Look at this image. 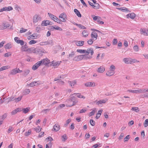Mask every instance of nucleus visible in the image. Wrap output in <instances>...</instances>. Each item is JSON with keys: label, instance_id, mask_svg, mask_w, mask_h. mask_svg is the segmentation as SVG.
Here are the masks:
<instances>
[{"label": "nucleus", "instance_id": "1", "mask_svg": "<svg viewBox=\"0 0 148 148\" xmlns=\"http://www.w3.org/2000/svg\"><path fill=\"white\" fill-rule=\"evenodd\" d=\"M75 98L74 96H72L68 100V103H72L70 104H67L66 105V106L67 107H70L75 105V103L74 101V100H75Z\"/></svg>", "mask_w": 148, "mask_h": 148}, {"label": "nucleus", "instance_id": "2", "mask_svg": "<svg viewBox=\"0 0 148 148\" xmlns=\"http://www.w3.org/2000/svg\"><path fill=\"white\" fill-rule=\"evenodd\" d=\"M143 88L142 89L136 90H127V92H129L133 93H142V92L143 91Z\"/></svg>", "mask_w": 148, "mask_h": 148}, {"label": "nucleus", "instance_id": "3", "mask_svg": "<svg viewBox=\"0 0 148 148\" xmlns=\"http://www.w3.org/2000/svg\"><path fill=\"white\" fill-rule=\"evenodd\" d=\"M66 15L64 13H63L61 14L59 16V18L61 21L63 22H65L66 20L65 18H66Z\"/></svg>", "mask_w": 148, "mask_h": 148}, {"label": "nucleus", "instance_id": "4", "mask_svg": "<svg viewBox=\"0 0 148 148\" xmlns=\"http://www.w3.org/2000/svg\"><path fill=\"white\" fill-rule=\"evenodd\" d=\"M40 20H41V18L38 15H36L33 18V21L34 23H35L38 21Z\"/></svg>", "mask_w": 148, "mask_h": 148}, {"label": "nucleus", "instance_id": "5", "mask_svg": "<svg viewBox=\"0 0 148 148\" xmlns=\"http://www.w3.org/2000/svg\"><path fill=\"white\" fill-rule=\"evenodd\" d=\"M48 15L49 17L53 20L55 22H57V21H59V19L57 18L56 16L54 15L51 14L50 13H48Z\"/></svg>", "mask_w": 148, "mask_h": 148}, {"label": "nucleus", "instance_id": "6", "mask_svg": "<svg viewBox=\"0 0 148 148\" xmlns=\"http://www.w3.org/2000/svg\"><path fill=\"white\" fill-rule=\"evenodd\" d=\"M41 65H46L50 63L49 60L47 58L41 60Z\"/></svg>", "mask_w": 148, "mask_h": 148}, {"label": "nucleus", "instance_id": "7", "mask_svg": "<svg viewBox=\"0 0 148 148\" xmlns=\"http://www.w3.org/2000/svg\"><path fill=\"white\" fill-rule=\"evenodd\" d=\"M18 37H15L14 40L17 44H20L21 46L24 45V42L22 40L18 39Z\"/></svg>", "mask_w": 148, "mask_h": 148}, {"label": "nucleus", "instance_id": "8", "mask_svg": "<svg viewBox=\"0 0 148 148\" xmlns=\"http://www.w3.org/2000/svg\"><path fill=\"white\" fill-rule=\"evenodd\" d=\"M12 9L13 8L11 6H9L8 7H4L0 10V12H2L3 11H10L11 10H12Z\"/></svg>", "mask_w": 148, "mask_h": 148}, {"label": "nucleus", "instance_id": "9", "mask_svg": "<svg viewBox=\"0 0 148 148\" xmlns=\"http://www.w3.org/2000/svg\"><path fill=\"white\" fill-rule=\"evenodd\" d=\"M41 64V61H38L32 66V69L34 70H36Z\"/></svg>", "mask_w": 148, "mask_h": 148}, {"label": "nucleus", "instance_id": "10", "mask_svg": "<svg viewBox=\"0 0 148 148\" xmlns=\"http://www.w3.org/2000/svg\"><path fill=\"white\" fill-rule=\"evenodd\" d=\"M93 31L91 33V37L93 40H95L97 39V35L95 31Z\"/></svg>", "mask_w": 148, "mask_h": 148}, {"label": "nucleus", "instance_id": "11", "mask_svg": "<svg viewBox=\"0 0 148 148\" xmlns=\"http://www.w3.org/2000/svg\"><path fill=\"white\" fill-rule=\"evenodd\" d=\"M62 78V77L61 76H60L57 78H55L54 80V81H57L58 82H56V83H58L61 85H63L64 84V82L63 81L61 80L60 79Z\"/></svg>", "mask_w": 148, "mask_h": 148}, {"label": "nucleus", "instance_id": "12", "mask_svg": "<svg viewBox=\"0 0 148 148\" xmlns=\"http://www.w3.org/2000/svg\"><path fill=\"white\" fill-rule=\"evenodd\" d=\"M49 28L51 30H53L54 29L60 31L62 30V29L61 28L57 26H55V27L53 26H50L49 27Z\"/></svg>", "mask_w": 148, "mask_h": 148}, {"label": "nucleus", "instance_id": "13", "mask_svg": "<svg viewBox=\"0 0 148 148\" xmlns=\"http://www.w3.org/2000/svg\"><path fill=\"white\" fill-rule=\"evenodd\" d=\"M60 125L58 123H56L53 126V129L55 132H57L60 129Z\"/></svg>", "mask_w": 148, "mask_h": 148}, {"label": "nucleus", "instance_id": "14", "mask_svg": "<svg viewBox=\"0 0 148 148\" xmlns=\"http://www.w3.org/2000/svg\"><path fill=\"white\" fill-rule=\"evenodd\" d=\"M85 85L87 87H94L95 86V84L93 82H88L85 84Z\"/></svg>", "mask_w": 148, "mask_h": 148}, {"label": "nucleus", "instance_id": "15", "mask_svg": "<svg viewBox=\"0 0 148 148\" xmlns=\"http://www.w3.org/2000/svg\"><path fill=\"white\" fill-rule=\"evenodd\" d=\"M33 52L36 54L40 53V52H42V51H41V50L39 48H34L33 47Z\"/></svg>", "mask_w": 148, "mask_h": 148}, {"label": "nucleus", "instance_id": "16", "mask_svg": "<svg viewBox=\"0 0 148 148\" xmlns=\"http://www.w3.org/2000/svg\"><path fill=\"white\" fill-rule=\"evenodd\" d=\"M143 90H144V92H142V93H144L143 96L144 97L148 98V89L143 88Z\"/></svg>", "mask_w": 148, "mask_h": 148}, {"label": "nucleus", "instance_id": "17", "mask_svg": "<svg viewBox=\"0 0 148 148\" xmlns=\"http://www.w3.org/2000/svg\"><path fill=\"white\" fill-rule=\"evenodd\" d=\"M85 53L86 54H88V55H89L90 53L91 55L92 56L94 52L92 49L91 48H88L86 50Z\"/></svg>", "mask_w": 148, "mask_h": 148}, {"label": "nucleus", "instance_id": "18", "mask_svg": "<svg viewBox=\"0 0 148 148\" xmlns=\"http://www.w3.org/2000/svg\"><path fill=\"white\" fill-rule=\"evenodd\" d=\"M50 23V21L49 20L44 21H42L41 25L42 26H46L49 24Z\"/></svg>", "mask_w": 148, "mask_h": 148}, {"label": "nucleus", "instance_id": "19", "mask_svg": "<svg viewBox=\"0 0 148 148\" xmlns=\"http://www.w3.org/2000/svg\"><path fill=\"white\" fill-rule=\"evenodd\" d=\"M21 111V108H18L12 111L11 112V114L12 115H14L16 114L17 112Z\"/></svg>", "mask_w": 148, "mask_h": 148}, {"label": "nucleus", "instance_id": "20", "mask_svg": "<svg viewBox=\"0 0 148 148\" xmlns=\"http://www.w3.org/2000/svg\"><path fill=\"white\" fill-rule=\"evenodd\" d=\"M136 14L133 13H132L130 14H129L127 15V18H131L133 19L136 16Z\"/></svg>", "mask_w": 148, "mask_h": 148}, {"label": "nucleus", "instance_id": "21", "mask_svg": "<svg viewBox=\"0 0 148 148\" xmlns=\"http://www.w3.org/2000/svg\"><path fill=\"white\" fill-rule=\"evenodd\" d=\"M115 73L114 71L110 70L106 73V75L109 76H111Z\"/></svg>", "mask_w": 148, "mask_h": 148}, {"label": "nucleus", "instance_id": "22", "mask_svg": "<svg viewBox=\"0 0 148 148\" xmlns=\"http://www.w3.org/2000/svg\"><path fill=\"white\" fill-rule=\"evenodd\" d=\"M105 70V69L104 67L101 66L98 69L97 71L99 73H102Z\"/></svg>", "mask_w": 148, "mask_h": 148}, {"label": "nucleus", "instance_id": "23", "mask_svg": "<svg viewBox=\"0 0 148 148\" xmlns=\"http://www.w3.org/2000/svg\"><path fill=\"white\" fill-rule=\"evenodd\" d=\"M140 31L141 32L142 34H143L144 35H148V29H145L143 30L142 29H141Z\"/></svg>", "mask_w": 148, "mask_h": 148}, {"label": "nucleus", "instance_id": "24", "mask_svg": "<svg viewBox=\"0 0 148 148\" xmlns=\"http://www.w3.org/2000/svg\"><path fill=\"white\" fill-rule=\"evenodd\" d=\"M84 42V41H76L75 44L77 46H82L83 45Z\"/></svg>", "mask_w": 148, "mask_h": 148}, {"label": "nucleus", "instance_id": "25", "mask_svg": "<svg viewBox=\"0 0 148 148\" xmlns=\"http://www.w3.org/2000/svg\"><path fill=\"white\" fill-rule=\"evenodd\" d=\"M95 4V5H92V8L96 9H99L100 8V5L99 4L97 3H96Z\"/></svg>", "mask_w": 148, "mask_h": 148}, {"label": "nucleus", "instance_id": "26", "mask_svg": "<svg viewBox=\"0 0 148 148\" xmlns=\"http://www.w3.org/2000/svg\"><path fill=\"white\" fill-rule=\"evenodd\" d=\"M21 111H22L23 113L26 114L29 110L30 108H21Z\"/></svg>", "mask_w": 148, "mask_h": 148}, {"label": "nucleus", "instance_id": "27", "mask_svg": "<svg viewBox=\"0 0 148 148\" xmlns=\"http://www.w3.org/2000/svg\"><path fill=\"white\" fill-rule=\"evenodd\" d=\"M117 9L118 10H120L123 12H125V11H127V12H129V10L127 8L123 7H121L120 8H117Z\"/></svg>", "mask_w": 148, "mask_h": 148}, {"label": "nucleus", "instance_id": "28", "mask_svg": "<svg viewBox=\"0 0 148 148\" xmlns=\"http://www.w3.org/2000/svg\"><path fill=\"white\" fill-rule=\"evenodd\" d=\"M92 57L90 56L88 54H86L83 55V59H88L91 58Z\"/></svg>", "mask_w": 148, "mask_h": 148}, {"label": "nucleus", "instance_id": "29", "mask_svg": "<svg viewBox=\"0 0 148 148\" xmlns=\"http://www.w3.org/2000/svg\"><path fill=\"white\" fill-rule=\"evenodd\" d=\"M74 12L77 14V16L79 17H81L82 16L81 14L79 12L77 9H74Z\"/></svg>", "mask_w": 148, "mask_h": 148}, {"label": "nucleus", "instance_id": "30", "mask_svg": "<svg viewBox=\"0 0 148 148\" xmlns=\"http://www.w3.org/2000/svg\"><path fill=\"white\" fill-rule=\"evenodd\" d=\"M106 102V100L105 99H102V100H100L97 102V104L98 105H100L102 104L103 103H105Z\"/></svg>", "mask_w": 148, "mask_h": 148}, {"label": "nucleus", "instance_id": "31", "mask_svg": "<svg viewBox=\"0 0 148 148\" xmlns=\"http://www.w3.org/2000/svg\"><path fill=\"white\" fill-rule=\"evenodd\" d=\"M18 68H16L12 70L10 73L11 74L15 75L18 73Z\"/></svg>", "mask_w": 148, "mask_h": 148}, {"label": "nucleus", "instance_id": "32", "mask_svg": "<svg viewBox=\"0 0 148 148\" xmlns=\"http://www.w3.org/2000/svg\"><path fill=\"white\" fill-rule=\"evenodd\" d=\"M76 82L75 81H68V83L72 87H73L75 84H76Z\"/></svg>", "mask_w": 148, "mask_h": 148}, {"label": "nucleus", "instance_id": "33", "mask_svg": "<svg viewBox=\"0 0 148 148\" xmlns=\"http://www.w3.org/2000/svg\"><path fill=\"white\" fill-rule=\"evenodd\" d=\"M102 112V110H100L96 114V118L97 119H98L100 117Z\"/></svg>", "mask_w": 148, "mask_h": 148}, {"label": "nucleus", "instance_id": "34", "mask_svg": "<svg viewBox=\"0 0 148 148\" xmlns=\"http://www.w3.org/2000/svg\"><path fill=\"white\" fill-rule=\"evenodd\" d=\"M82 34L84 37H86L88 36V33L86 30H84L82 32Z\"/></svg>", "mask_w": 148, "mask_h": 148}, {"label": "nucleus", "instance_id": "35", "mask_svg": "<svg viewBox=\"0 0 148 148\" xmlns=\"http://www.w3.org/2000/svg\"><path fill=\"white\" fill-rule=\"evenodd\" d=\"M8 115V114L7 113H4L3 115L2 116H0V119L3 120H4L5 119L7 116Z\"/></svg>", "mask_w": 148, "mask_h": 148}, {"label": "nucleus", "instance_id": "36", "mask_svg": "<svg viewBox=\"0 0 148 148\" xmlns=\"http://www.w3.org/2000/svg\"><path fill=\"white\" fill-rule=\"evenodd\" d=\"M38 85V84L36 82H33L29 84V85L31 87H33L34 86H37Z\"/></svg>", "mask_w": 148, "mask_h": 148}, {"label": "nucleus", "instance_id": "37", "mask_svg": "<svg viewBox=\"0 0 148 148\" xmlns=\"http://www.w3.org/2000/svg\"><path fill=\"white\" fill-rule=\"evenodd\" d=\"M28 47L27 45H25L24 46H23L21 47V49L22 51H26V50L28 48Z\"/></svg>", "mask_w": 148, "mask_h": 148}, {"label": "nucleus", "instance_id": "38", "mask_svg": "<svg viewBox=\"0 0 148 148\" xmlns=\"http://www.w3.org/2000/svg\"><path fill=\"white\" fill-rule=\"evenodd\" d=\"M130 58H125L123 59V61L125 63L128 64L130 63Z\"/></svg>", "mask_w": 148, "mask_h": 148}, {"label": "nucleus", "instance_id": "39", "mask_svg": "<svg viewBox=\"0 0 148 148\" xmlns=\"http://www.w3.org/2000/svg\"><path fill=\"white\" fill-rule=\"evenodd\" d=\"M29 72V69H25L23 71V75L24 76L27 75Z\"/></svg>", "mask_w": 148, "mask_h": 148}, {"label": "nucleus", "instance_id": "40", "mask_svg": "<svg viewBox=\"0 0 148 148\" xmlns=\"http://www.w3.org/2000/svg\"><path fill=\"white\" fill-rule=\"evenodd\" d=\"M30 92V91L29 89H26L24 90L23 93L24 95H27L29 94Z\"/></svg>", "mask_w": 148, "mask_h": 148}, {"label": "nucleus", "instance_id": "41", "mask_svg": "<svg viewBox=\"0 0 148 148\" xmlns=\"http://www.w3.org/2000/svg\"><path fill=\"white\" fill-rule=\"evenodd\" d=\"M37 35L36 34H34L29 36V37L32 39H35L37 38Z\"/></svg>", "mask_w": 148, "mask_h": 148}, {"label": "nucleus", "instance_id": "42", "mask_svg": "<svg viewBox=\"0 0 148 148\" xmlns=\"http://www.w3.org/2000/svg\"><path fill=\"white\" fill-rule=\"evenodd\" d=\"M76 94L77 95V97L78 98H84V99L85 98V97L84 96L81 95L79 93H74L73 95H76Z\"/></svg>", "mask_w": 148, "mask_h": 148}, {"label": "nucleus", "instance_id": "43", "mask_svg": "<svg viewBox=\"0 0 148 148\" xmlns=\"http://www.w3.org/2000/svg\"><path fill=\"white\" fill-rule=\"evenodd\" d=\"M5 47L6 49H9L11 48L12 47L10 43L6 44L5 45Z\"/></svg>", "mask_w": 148, "mask_h": 148}, {"label": "nucleus", "instance_id": "44", "mask_svg": "<svg viewBox=\"0 0 148 148\" xmlns=\"http://www.w3.org/2000/svg\"><path fill=\"white\" fill-rule=\"evenodd\" d=\"M95 112H96V109H95L93 110L91 112L89 113L88 115L90 116L92 115H94L95 114Z\"/></svg>", "mask_w": 148, "mask_h": 148}, {"label": "nucleus", "instance_id": "45", "mask_svg": "<svg viewBox=\"0 0 148 148\" xmlns=\"http://www.w3.org/2000/svg\"><path fill=\"white\" fill-rule=\"evenodd\" d=\"M27 30L26 29H24L23 28H21V29L20 30L19 33H23L27 31Z\"/></svg>", "mask_w": 148, "mask_h": 148}, {"label": "nucleus", "instance_id": "46", "mask_svg": "<svg viewBox=\"0 0 148 148\" xmlns=\"http://www.w3.org/2000/svg\"><path fill=\"white\" fill-rule=\"evenodd\" d=\"M133 49L135 51L137 52L139 51V48L138 46L135 45Z\"/></svg>", "mask_w": 148, "mask_h": 148}, {"label": "nucleus", "instance_id": "47", "mask_svg": "<svg viewBox=\"0 0 148 148\" xmlns=\"http://www.w3.org/2000/svg\"><path fill=\"white\" fill-rule=\"evenodd\" d=\"M143 125L145 127H147L148 126V119H146L145 120L143 123Z\"/></svg>", "mask_w": 148, "mask_h": 148}, {"label": "nucleus", "instance_id": "48", "mask_svg": "<svg viewBox=\"0 0 148 148\" xmlns=\"http://www.w3.org/2000/svg\"><path fill=\"white\" fill-rule=\"evenodd\" d=\"M75 55V53L74 51H72L70 54H69V58H71L73 57Z\"/></svg>", "mask_w": 148, "mask_h": 148}, {"label": "nucleus", "instance_id": "49", "mask_svg": "<svg viewBox=\"0 0 148 148\" xmlns=\"http://www.w3.org/2000/svg\"><path fill=\"white\" fill-rule=\"evenodd\" d=\"M94 16V15H92V17L93 18V19L94 21H96L97 20H99V19L100 18V17L98 16H95L94 17H93Z\"/></svg>", "mask_w": 148, "mask_h": 148}, {"label": "nucleus", "instance_id": "50", "mask_svg": "<svg viewBox=\"0 0 148 148\" xmlns=\"http://www.w3.org/2000/svg\"><path fill=\"white\" fill-rule=\"evenodd\" d=\"M130 135H128L124 139V141L126 142L128 141L129 139L130 138Z\"/></svg>", "mask_w": 148, "mask_h": 148}, {"label": "nucleus", "instance_id": "51", "mask_svg": "<svg viewBox=\"0 0 148 148\" xmlns=\"http://www.w3.org/2000/svg\"><path fill=\"white\" fill-rule=\"evenodd\" d=\"M77 51L80 53H84L86 52V50L84 49H77Z\"/></svg>", "mask_w": 148, "mask_h": 148}, {"label": "nucleus", "instance_id": "52", "mask_svg": "<svg viewBox=\"0 0 148 148\" xmlns=\"http://www.w3.org/2000/svg\"><path fill=\"white\" fill-rule=\"evenodd\" d=\"M131 110H134L136 112H138L139 111V110L138 107H134L132 108Z\"/></svg>", "mask_w": 148, "mask_h": 148}, {"label": "nucleus", "instance_id": "53", "mask_svg": "<svg viewBox=\"0 0 148 148\" xmlns=\"http://www.w3.org/2000/svg\"><path fill=\"white\" fill-rule=\"evenodd\" d=\"M45 140L47 142L49 141L51 142L53 140V139L50 136H49L46 138Z\"/></svg>", "mask_w": 148, "mask_h": 148}, {"label": "nucleus", "instance_id": "54", "mask_svg": "<svg viewBox=\"0 0 148 148\" xmlns=\"http://www.w3.org/2000/svg\"><path fill=\"white\" fill-rule=\"evenodd\" d=\"M90 125L92 126H94L95 124V121L92 119H90Z\"/></svg>", "mask_w": 148, "mask_h": 148}, {"label": "nucleus", "instance_id": "55", "mask_svg": "<svg viewBox=\"0 0 148 148\" xmlns=\"http://www.w3.org/2000/svg\"><path fill=\"white\" fill-rule=\"evenodd\" d=\"M37 42V41L34 40H30L29 42V45H32L33 44H34L36 43Z\"/></svg>", "mask_w": 148, "mask_h": 148}, {"label": "nucleus", "instance_id": "56", "mask_svg": "<svg viewBox=\"0 0 148 148\" xmlns=\"http://www.w3.org/2000/svg\"><path fill=\"white\" fill-rule=\"evenodd\" d=\"M130 63V64H131L133 63L136 62V59H132L131 58H130V60H129Z\"/></svg>", "mask_w": 148, "mask_h": 148}, {"label": "nucleus", "instance_id": "57", "mask_svg": "<svg viewBox=\"0 0 148 148\" xmlns=\"http://www.w3.org/2000/svg\"><path fill=\"white\" fill-rule=\"evenodd\" d=\"M3 25L4 27H5V29L9 27L10 26V24L7 23H3Z\"/></svg>", "mask_w": 148, "mask_h": 148}, {"label": "nucleus", "instance_id": "58", "mask_svg": "<svg viewBox=\"0 0 148 148\" xmlns=\"http://www.w3.org/2000/svg\"><path fill=\"white\" fill-rule=\"evenodd\" d=\"M93 41L92 39H90L88 40L87 43L89 45H91L93 43Z\"/></svg>", "mask_w": 148, "mask_h": 148}, {"label": "nucleus", "instance_id": "59", "mask_svg": "<svg viewBox=\"0 0 148 148\" xmlns=\"http://www.w3.org/2000/svg\"><path fill=\"white\" fill-rule=\"evenodd\" d=\"M22 97V96H21L16 98L15 102H17L20 101Z\"/></svg>", "mask_w": 148, "mask_h": 148}, {"label": "nucleus", "instance_id": "60", "mask_svg": "<svg viewBox=\"0 0 148 148\" xmlns=\"http://www.w3.org/2000/svg\"><path fill=\"white\" fill-rule=\"evenodd\" d=\"M8 99H9V100L8 101V102L12 101H14L16 100V98H15L14 97L12 96L10 98H8Z\"/></svg>", "mask_w": 148, "mask_h": 148}, {"label": "nucleus", "instance_id": "61", "mask_svg": "<svg viewBox=\"0 0 148 148\" xmlns=\"http://www.w3.org/2000/svg\"><path fill=\"white\" fill-rule=\"evenodd\" d=\"M13 130L12 127L11 126H10L8 130V134L10 133Z\"/></svg>", "mask_w": 148, "mask_h": 148}, {"label": "nucleus", "instance_id": "62", "mask_svg": "<svg viewBox=\"0 0 148 148\" xmlns=\"http://www.w3.org/2000/svg\"><path fill=\"white\" fill-rule=\"evenodd\" d=\"M31 131L30 130H29L27 132H26L25 133V136H28L31 134Z\"/></svg>", "mask_w": 148, "mask_h": 148}, {"label": "nucleus", "instance_id": "63", "mask_svg": "<svg viewBox=\"0 0 148 148\" xmlns=\"http://www.w3.org/2000/svg\"><path fill=\"white\" fill-rule=\"evenodd\" d=\"M62 138L63 139L62 140V141H65L67 139V138L66 134H64L62 136Z\"/></svg>", "mask_w": 148, "mask_h": 148}, {"label": "nucleus", "instance_id": "64", "mask_svg": "<svg viewBox=\"0 0 148 148\" xmlns=\"http://www.w3.org/2000/svg\"><path fill=\"white\" fill-rule=\"evenodd\" d=\"M71 119H68L66 121V123L64 125V126L65 127H66L68 125L69 123L71 122Z\"/></svg>", "mask_w": 148, "mask_h": 148}]
</instances>
